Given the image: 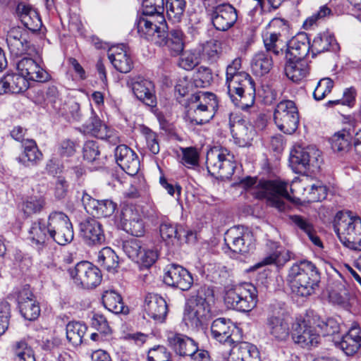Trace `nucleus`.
<instances>
[{
  "label": "nucleus",
  "instance_id": "603ef678",
  "mask_svg": "<svg viewBox=\"0 0 361 361\" xmlns=\"http://www.w3.org/2000/svg\"><path fill=\"white\" fill-rule=\"evenodd\" d=\"M185 0H166V13L169 19L173 23L180 21L185 8Z\"/></svg>",
  "mask_w": 361,
  "mask_h": 361
},
{
  "label": "nucleus",
  "instance_id": "58836bf2",
  "mask_svg": "<svg viewBox=\"0 0 361 361\" xmlns=\"http://www.w3.org/2000/svg\"><path fill=\"white\" fill-rule=\"evenodd\" d=\"M23 147V151L19 157L18 161L23 165L26 166H35L42 159L43 154L34 140H25Z\"/></svg>",
  "mask_w": 361,
  "mask_h": 361
},
{
  "label": "nucleus",
  "instance_id": "72a5a7b5",
  "mask_svg": "<svg viewBox=\"0 0 361 361\" xmlns=\"http://www.w3.org/2000/svg\"><path fill=\"white\" fill-rule=\"evenodd\" d=\"M311 47L305 34H299L293 37L287 44L286 58L292 59H305Z\"/></svg>",
  "mask_w": 361,
  "mask_h": 361
},
{
  "label": "nucleus",
  "instance_id": "393cba45",
  "mask_svg": "<svg viewBox=\"0 0 361 361\" xmlns=\"http://www.w3.org/2000/svg\"><path fill=\"white\" fill-rule=\"evenodd\" d=\"M27 32L20 27H12L7 34L6 43L11 54L19 56L30 54L32 49L27 39Z\"/></svg>",
  "mask_w": 361,
  "mask_h": 361
},
{
  "label": "nucleus",
  "instance_id": "0eeeda50",
  "mask_svg": "<svg viewBox=\"0 0 361 361\" xmlns=\"http://www.w3.org/2000/svg\"><path fill=\"white\" fill-rule=\"evenodd\" d=\"M290 162L298 170H306L312 173L317 171L322 163V152L314 146L295 145L290 154Z\"/></svg>",
  "mask_w": 361,
  "mask_h": 361
},
{
  "label": "nucleus",
  "instance_id": "39448f33",
  "mask_svg": "<svg viewBox=\"0 0 361 361\" xmlns=\"http://www.w3.org/2000/svg\"><path fill=\"white\" fill-rule=\"evenodd\" d=\"M224 301L228 308L250 312L257 303V288L250 283L235 285L226 290Z\"/></svg>",
  "mask_w": 361,
  "mask_h": 361
},
{
  "label": "nucleus",
  "instance_id": "1a4fd4ad",
  "mask_svg": "<svg viewBox=\"0 0 361 361\" xmlns=\"http://www.w3.org/2000/svg\"><path fill=\"white\" fill-rule=\"evenodd\" d=\"M50 240L65 245L73 239V230L68 216L61 212H53L49 215Z\"/></svg>",
  "mask_w": 361,
  "mask_h": 361
},
{
  "label": "nucleus",
  "instance_id": "20e7f679",
  "mask_svg": "<svg viewBox=\"0 0 361 361\" xmlns=\"http://www.w3.org/2000/svg\"><path fill=\"white\" fill-rule=\"evenodd\" d=\"M334 231L347 247L361 250V219L350 212H339L334 221Z\"/></svg>",
  "mask_w": 361,
  "mask_h": 361
},
{
  "label": "nucleus",
  "instance_id": "49530a36",
  "mask_svg": "<svg viewBox=\"0 0 361 361\" xmlns=\"http://www.w3.org/2000/svg\"><path fill=\"white\" fill-rule=\"evenodd\" d=\"M272 67L271 57L265 52L256 54L251 62V68L254 74L262 76L269 72Z\"/></svg>",
  "mask_w": 361,
  "mask_h": 361
},
{
  "label": "nucleus",
  "instance_id": "f257e3e1",
  "mask_svg": "<svg viewBox=\"0 0 361 361\" xmlns=\"http://www.w3.org/2000/svg\"><path fill=\"white\" fill-rule=\"evenodd\" d=\"M241 59L236 58L227 66L226 84L233 102L242 109H247L255 102V86L251 76L240 71Z\"/></svg>",
  "mask_w": 361,
  "mask_h": 361
},
{
  "label": "nucleus",
  "instance_id": "a878e982",
  "mask_svg": "<svg viewBox=\"0 0 361 361\" xmlns=\"http://www.w3.org/2000/svg\"><path fill=\"white\" fill-rule=\"evenodd\" d=\"M118 165L128 175L134 176L140 170V160L136 153L125 145L118 146L115 150Z\"/></svg>",
  "mask_w": 361,
  "mask_h": 361
},
{
  "label": "nucleus",
  "instance_id": "423d86ee",
  "mask_svg": "<svg viewBox=\"0 0 361 361\" xmlns=\"http://www.w3.org/2000/svg\"><path fill=\"white\" fill-rule=\"evenodd\" d=\"M233 155L226 148L214 147L207 154V169L212 176L228 178L234 172Z\"/></svg>",
  "mask_w": 361,
  "mask_h": 361
},
{
  "label": "nucleus",
  "instance_id": "6e6d98bb",
  "mask_svg": "<svg viewBox=\"0 0 361 361\" xmlns=\"http://www.w3.org/2000/svg\"><path fill=\"white\" fill-rule=\"evenodd\" d=\"M181 228L171 223L164 222L160 225L159 232L161 238L167 243H173L175 240L180 238Z\"/></svg>",
  "mask_w": 361,
  "mask_h": 361
},
{
  "label": "nucleus",
  "instance_id": "680f3d73",
  "mask_svg": "<svg viewBox=\"0 0 361 361\" xmlns=\"http://www.w3.org/2000/svg\"><path fill=\"white\" fill-rule=\"evenodd\" d=\"M212 79L211 70L209 68L200 66L194 75L193 83L197 87H206L211 84Z\"/></svg>",
  "mask_w": 361,
  "mask_h": 361
},
{
  "label": "nucleus",
  "instance_id": "ddd939ff",
  "mask_svg": "<svg viewBox=\"0 0 361 361\" xmlns=\"http://www.w3.org/2000/svg\"><path fill=\"white\" fill-rule=\"evenodd\" d=\"M68 271L74 283L84 288L96 287L102 281V276L100 270L87 261L78 263L73 269H70Z\"/></svg>",
  "mask_w": 361,
  "mask_h": 361
},
{
  "label": "nucleus",
  "instance_id": "ea45409f",
  "mask_svg": "<svg viewBox=\"0 0 361 361\" xmlns=\"http://www.w3.org/2000/svg\"><path fill=\"white\" fill-rule=\"evenodd\" d=\"M17 11L22 23L27 29L32 32L40 30L42 23L38 13L35 9L20 4L18 6Z\"/></svg>",
  "mask_w": 361,
  "mask_h": 361
},
{
  "label": "nucleus",
  "instance_id": "3c124183",
  "mask_svg": "<svg viewBox=\"0 0 361 361\" xmlns=\"http://www.w3.org/2000/svg\"><path fill=\"white\" fill-rule=\"evenodd\" d=\"M10 93L18 94L25 91L29 86V82L25 78L18 73H7L4 75Z\"/></svg>",
  "mask_w": 361,
  "mask_h": 361
},
{
  "label": "nucleus",
  "instance_id": "6e6552de",
  "mask_svg": "<svg viewBox=\"0 0 361 361\" xmlns=\"http://www.w3.org/2000/svg\"><path fill=\"white\" fill-rule=\"evenodd\" d=\"M274 121L278 128L286 134L293 133L299 123L298 107L292 100L281 101L276 106Z\"/></svg>",
  "mask_w": 361,
  "mask_h": 361
},
{
  "label": "nucleus",
  "instance_id": "5fc2aeb1",
  "mask_svg": "<svg viewBox=\"0 0 361 361\" xmlns=\"http://www.w3.org/2000/svg\"><path fill=\"white\" fill-rule=\"evenodd\" d=\"M315 321L320 337L335 336L340 331L339 323L333 318H329L326 321L315 318Z\"/></svg>",
  "mask_w": 361,
  "mask_h": 361
},
{
  "label": "nucleus",
  "instance_id": "c03bdc74",
  "mask_svg": "<svg viewBox=\"0 0 361 361\" xmlns=\"http://www.w3.org/2000/svg\"><path fill=\"white\" fill-rule=\"evenodd\" d=\"M190 102L207 109L213 114H215L218 108L216 97L212 92L200 91L191 96Z\"/></svg>",
  "mask_w": 361,
  "mask_h": 361
},
{
  "label": "nucleus",
  "instance_id": "6ab92c4d",
  "mask_svg": "<svg viewBox=\"0 0 361 361\" xmlns=\"http://www.w3.org/2000/svg\"><path fill=\"white\" fill-rule=\"evenodd\" d=\"M81 202L86 212L96 218L111 216L117 207L111 200H97L85 191H82Z\"/></svg>",
  "mask_w": 361,
  "mask_h": 361
},
{
  "label": "nucleus",
  "instance_id": "4be33fe9",
  "mask_svg": "<svg viewBox=\"0 0 361 361\" xmlns=\"http://www.w3.org/2000/svg\"><path fill=\"white\" fill-rule=\"evenodd\" d=\"M16 68L20 76L25 78L26 80H33L44 82L49 80L50 75L46 70L32 58L24 57L16 63Z\"/></svg>",
  "mask_w": 361,
  "mask_h": 361
},
{
  "label": "nucleus",
  "instance_id": "4c0bfd02",
  "mask_svg": "<svg viewBox=\"0 0 361 361\" xmlns=\"http://www.w3.org/2000/svg\"><path fill=\"white\" fill-rule=\"evenodd\" d=\"M285 73L293 82H298L309 74V66L305 59H286Z\"/></svg>",
  "mask_w": 361,
  "mask_h": 361
},
{
  "label": "nucleus",
  "instance_id": "13d9d810",
  "mask_svg": "<svg viewBox=\"0 0 361 361\" xmlns=\"http://www.w3.org/2000/svg\"><path fill=\"white\" fill-rule=\"evenodd\" d=\"M13 354L14 361H35L32 348L24 341L15 344Z\"/></svg>",
  "mask_w": 361,
  "mask_h": 361
},
{
  "label": "nucleus",
  "instance_id": "774afa93",
  "mask_svg": "<svg viewBox=\"0 0 361 361\" xmlns=\"http://www.w3.org/2000/svg\"><path fill=\"white\" fill-rule=\"evenodd\" d=\"M148 361H171L170 352L163 345H157L151 348L147 354Z\"/></svg>",
  "mask_w": 361,
  "mask_h": 361
},
{
  "label": "nucleus",
  "instance_id": "de8ad7c7",
  "mask_svg": "<svg viewBox=\"0 0 361 361\" xmlns=\"http://www.w3.org/2000/svg\"><path fill=\"white\" fill-rule=\"evenodd\" d=\"M214 114L195 104L190 102L188 111L189 121L193 125H202L209 122Z\"/></svg>",
  "mask_w": 361,
  "mask_h": 361
},
{
  "label": "nucleus",
  "instance_id": "a18cd8bd",
  "mask_svg": "<svg viewBox=\"0 0 361 361\" xmlns=\"http://www.w3.org/2000/svg\"><path fill=\"white\" fill-rule=\"evenodd\" d=\"M97 262L109 272H115L119 264L118 255L109 247H105L98 252Z\"/></svg>",
  "mask_w": 361,
  "mask_h": 361
},
{
  "label": "nucleus",
  "instance_id": "0e129e2a",
  "mask_svg": "<svg viewBox=\"0 0 361 361\" xmlns=\"http://www.w3.org/2000/svg\"><path fill=\"white\" fill-rule=\"evenodd\" d=\"M44 200L42 197H32L23 204V211L27 216L39 213L44 206Z\"/></svg>",
  "mask_w": 361,
  "mask_h": 361
},
{
  "label": "nucleus",
  "instance_id": "f03ea898",
  "mask_svg": "<svg viewBox=\"0 0 361 361\" xmlns=\"http://www.w3.org/2000/svg\"><path fill=\"white\" fill-rule=\"evenodd\" d=\"M245 190H251L257 198H266L268 204L280 212L287 209V200L291 199L288 192V183L280 180H260L247 177L240 182Z\"/></svg>",
  "mask_w": 361,
  "mask_h": 361
},
{
  "label": "nucleus",
  "instance_id": "79ce46f5",
  "mask_svg": "<svg viewBox=\"0 0 361 361\" xmlns=\"http://www.w3.org/2000/svg\"><path fill=\"white\" fill-rule=\"evenodd\" d=\"M289 219L295 226L307 235L314 245L318 247L322 246V241L317 235L314 226L309 219L296 214L290 216Z\"/></svg>",
  "mask_w": 361,
  "mask_h": 361
},
{
  "label": "nucleus",
  "instance_id": "c756f323",
  "mask_svg": "<svg viewBox=\"0 0 361 361\" xmlns=\"http://www.w3.org/2000/svg\"><path fill=\"white\" fill-rule=\"evenodd\" d=\"M238 329L233 322L226 318H218L213 321L211 326L212 336L220 343L231 345L235 342L233 334Z\"/></svg>",
  "mask_w": 361,
  "mask_h": 361
},
{
  "label": "nucleus",
  "instance_id": "864d4df0",
  "mask_svg": "<svg viewBox=\"0 0 361 361\" xmlns=\"http://www.w3.org/2000/svg\"><path fill=\"white\" fill-rule=\"evenodd\" d=\"M335 39L332 35L326 32L318 34L313 39L311 49L314 52L322 53L329 50L331 47L334 46Z\"/></svg>",
  "mask_w": 361,
  "mask_h": 361
},
{
  "label": "nucleus",
  "instance_id": "aec40b11",
  "mask_svg": "<svg viewBox=\"0 0 361 361\" xmlns=\"http://www.w3.org/2000/svg\"><path fill=\"white\" fill-rule=\"evenodd\" d=\"M166 337L168 345L179 356L192 355L197 350V343L186 335L169 331Z\"/></svg>",
  "mask_w": 361,
  "mask_h": 361
},
{
  "label": "nucleus",
  "instance_id": "f8f14e48",
  "mask_svg": "<svg viewBox=\"0 0 361 361\" xmlns=\"http://www.w3.org/2000/svg\"><path fill=\"white\" fill-rule=\"evenodd\" d=\"M290 190L292 195L288 193L291 199L287 200V209L290 207L289 202L293 201L298 196L301 195L304 200L314 202L324 200L327 195L326 188L319 181L309 183L307 180H295L291 183Z\"/></svg>",
  "mask_w": 361,
  "mask_h": 361
},
{
  "label": "nucleus",
  "instance_id": "b1692460",
  "mask_svg": "<svg viewBox=\"0 0 361 361\" xmlns=\"http://www.w3.org/2000/svg\"><path fill=\"white\" fill-rule=\"evenodd\" d=\"M213 25L218 30L226 31L236 22L238 15L234 7L228 4H220L211 13Z\"/></svg>",
  "mask_w": 361,
  "mask_h": 361
},
{
  "label": "nucleus",
  "instance_id": "338daca9",
  "mask_svg": "<svg viewBox=\"0 0 361 361\" xmlns=\"http://www.w3.org/2000/svg\"><path fill=\"white\" fill-rule=\"evenodd\" d=\"M142 249L141 243L136 239L126 240L123 244V250L126 255L135 262L139 259Z\"/></svg>",
  "mask_w": 361,
  "mask_h": 361
},
{
  "label": "nucleus",
  "instance_id": "c9c22d12",
  "mask_svg": "<svg viewBox=\"0 0 361 361\" xmlns=\"http://www.w3.org/2000/svg\"><path fill=\"white\" fill-rule=\"evenodd\" d=\"M163 36V42L158 43L159 46H166L172 56L180 54L185 47V36L183 31L178 28H173L166 32L164 31Z\"/></svg>",
  "mask_w": 361,
  "mask_h": 361
},
{
  "label": "nucleus",
  "instance_id": "4d7b16f0",
  "mask_svg": "<svg viewBox=\"0 0 361 361\" xmlns=\"http://www.w3.org/2000/svg\"><path fill=\"white\" fill-rule=\"evenodd\" d=\"M331 147L334 151L343 154L350 148V137L346 132L335 133L331 140Z\"/></svg>",
  "mask_w": 361,
  "mask_h": 361
},
{
  "label": "nucleus",
  "instance_id": "bf43d9fd",
  "mask_svg": "<svg viewBox=\"0 0 361 361\" xmlns=\"http://www.w3.org/2000/svg\"><path fill=\"white\" fill-rule=\"evenodd\" d=\"M281 35L276 34V30H267L263 34V41L267 51H272L278 55L282 49L280 44H282L279 37Z\"/></svg>",
  "mask_w": 361,
  "mask_h": 361
},
{
  "label": "nucleus",
  "instance_id": "052dcab7",
  "mask_svg": "<svg viewBox=\"0 0 361 361\" xmlns=\"http://www.w3.org/2000/svg\"><path fill=\"white\" fill-rule=\"evenodd\" d=\"M202 51L203 56L209 62H216L221 52V42L219 40L212 39L204 45Z\"/></svg>",
  "mask_w": 361,
  "mask_h": 361
},
{
  "label": "nucleus",
  "instance_id": "69168bd1",
  "mask_svg": "<svg viewBox=\"0 0 361 361\" xmlns=\"http://www.w3.org/2000/svg\"><path fill=\"white\" fill-rule=\"evenodd\" d=\"M334 87V82L329 78H324L321 79L313 92V97L316 100L323 99L326 95L331 92Z\"/></svg>",
  "mask_w": 361,
  "mask_h": 361
},
{
  "label": "nucleus",
  "instance_id": "8fccbe9b",
  "mask_svg": "<svg viewBox=\"0 0 361 361\" xmlns=\"http://www.w3.org/2000/svg\"><path fill=\"white\" fill-rule=\"evenodd\" d=\"M87 331V326L79 322H71L66 325V338L74 346L80 345Z\"/></svg>",
  "mask_w": 361,
  "mask_h": 361
},
{
  "label": "nucleus",
  "instance_id": "f704fd0d",
  "mask_svg": "<svg viewBox=\"0 0 361 361\" xmlns=\"http://www.w3.org/2000/svg\"><path fill=\"white\" fill-rule=\"evenodd\" d=\"M334 341L347 355H353L361 346V330L357 326H353L340 341L334 339Z\"/></svg>",
  "mask_w": 361,
  "mask_h": 361
},
{
  "label": "nucleus",
  "instance_id": "bb28decb",
  "mask_svg": "<svg viewBox=\"0 0 361 361\" xmlns=\"http://www.w3.org/2000/svg\"><path fill=\"white\" fill-rule=\"evenodd\" d=\"M269 334L279 341H286L289 336V325L284 319L283 311L279 308L272 311L267 318Z\"/></svg>",
  "mask_w": 361,
  "mask_h": 361
},
{
  "label": "nucleus",
  "instance_id": "f3484780",
  "mask_svg": "<svg viewBox=\"0 0 361 361\" xmlns=\"http://www.w3.org/2000/svg\"><path fill=\"white\" fill-rule=\"evenodd\" d=\"M121 221L123 229L132 235L141 237L145 232V226L140 211L133 205L122 209Z\"/></svg>",
  "mask_w": 361,
  "mask_h": 361
},
{
  "label": "nucleus",
  "instance_id": "09e8293b",
  "mask_svg": "<svg viewBox=\"0 0 361 361\" xmlns=\"http://www.w3.org/2000/svg\"><path fill=\"white\" fill-rule=\"evenodd\" d=\"M104 306L114 314L124 312V304L119 294L114 290L105 291L102 295Z\"/></svg>",
  "mask_w": 361,
  "mask_h": 361
},
{
  "label": "nucleus",
  "instance_id": "4468645a",
  "mask_svg": "<svg viewBox=\"0 0 361 361\" xmlns=\"http://www.w3.org/2000/svg\"><path fill=\"white\" fill-rule=\"evenodd\" d=\"M224 241L227 247L235 253H247L253 247L252 233L240 227H233L225 234Z\"/></svg>",
  "mask_w": 361,
  "mask_h": 361
},
{
  "label": "nucleus",
  "instance_id": "7ed1b4c3",
  "mask_svg": "<svg viewBox=\"0 0 361 361\" xmlns=\"http://www.w3.org/2000/svg\"><path fill=\"white\" fill-rule=\"evenodd\" d=\"M286 281L294 295L306 298L315 293L319 287L320 277L312 262L302 260L290 267Z\"/></svg>",
  "mask_w": 361,
  "mask_h": 361
},
{
  "label": "nucleus",
  "instance_id": "e433bc0d",
  "mask_svg": "<svg viewBox=\"0 0 361 361\" xmlns=\"http://www.w3.org/2000/svg\"><path fill=\"white\" fill-rule=\"evenodd\" d=\"M227 361H260L259 352L255 345L243 342L233 348Z\"/></svg>",
  "mask_w": 361,
  "mask_h": 361
},
{
  "label": "nucleus",
  "instance_id": "9d476101",
  "mask_svg": "<svg viewBox=\"0 0 361 361\" xmlns=\"http://www.w3.org/2000/svg\"><path fill=\"white\" fill-rule=\"evenodd\" d=\"M211 314L209 302L199 293L189 300L184 320L188 326L197 329L207 323Z\"/></svg>",
  "mask_w": 361,
  "mask_h": 361
},
{
  "label": "nucleus",
  "instance_id": "7c9ffc66",
  "mask_svg": "<svg viewBox=\"0 0 361 361\" xmlns=\"http://www.w3.org/2000/svg\"><path fill=\"white\" fill-rule=\"evenodd\" d=\"M27 239L32 246L38 249L44 247L50 240L49 219L33 222L28 230Z\"/></svg>",
  "mask_w": 361,
  "mask_h": 361
},
{
  "label": "nucleus",
  "instance_id": "2f4dec72",
  "mask_svg": "<svg viewBox=\"0 0 361 361\" xmlns=\"http://www.w3.org/2000/svg\"><path fill=\"white\" fill-rule=\"evenodd\" d=\"M108 58L114 67L121 73H128L133 61L123 44L111 47L108 51Z\"/></svg>",
  "mask_w": 361,
  "mask_h": 361
},
{
  "label": "nucleus",
  "instance_id": "a211bd4d",
  "mask_svg": "<svg viewBox=\"0 0 361 361\" xmlns=\"http://www.w3.org/2000/svg\"><path fill=\"white\" fill-rule=\"evenodd\" d=\"M230 128L235 144L243 147L251 145L255 135V130L249 121L238 116H235L232 120L231 115Z\"/></svg>",
  "mask_w": 361,
  "mask_h": 361
},
{
  "label": "nucleus",
  "instance_id": "473e14b6",
  "mask_svg": "<svg viewBox=\"0 0 361 361\" xmlns=\"http://www.w3.org/2000/svg\"><path fill=\"white\" fill-rule=\"evenodd\" d=\"M84 130L92 135L101 139L106 140L110 143L116 144L118 142L117 134L103 123L97 117H92L88 123L83 126Z\"/></svg>",
  "mask_w": 361,
  "mask_h": 361
},
{
  "label": "nucleus",
  "instance_id": "a19ab883",
  "mask_svg": "<svg viewBox=\"0 0 361 361\" xmlns=\"http://www.w3.org/2000/svg\"><path fill=\"white\" fill-rule=\"evenodd\" d=\"M271 249H274L269 253L260 262L255 264L252 269H257L266 265L276 264L278 265L283 264L289 259L288 252L282 247L278 246L276 243H271Z\"/></svg>",
  "mask_w": 361,
  "mask_h": 361
},
{
  "label": "nucleus",
  "instance_id": "412c9836",
  "mask_svg": "<svg viewBox=\"0 0 361 361\" xmlns=\"http://www.w3.org/2000/svg\"><path fill=\"white\" fill-rule=\"evenodd\" d=\"M164 281L170 286L178 288L182 290H188L193 283V278L185 268L177 264H171L164 276Z\"/></svg>",
  "mask_w": 361,
  "mask_h": 361
},
{
  "label": "nucleus",
  "instance_id": "5701e85b",
  "mask_svg": "<svg viewBox=\"0 0 361 361\" xmlns=\"http://www.w3.org/2000/svg\"><path fill=\"white\" fill-rule=\"evenodd\" d=\"M17 300L20 312L25 319L33 321L38 318L40 307L28 286L18 291Z\"/></svg>",
  "mask_w": 361,
  "mask_h": 361
},
{
  "label": "nucleus",
  "instance_id": "37998d69",
  "mask_svg": "<svg viewBox=\"0 0 361 361\" xmlns=\"http://www.w3.org/2000/svg\"><path fill=\"white\" fill-rule=\"evenodd\" d=\"M190 102L207 109L213 114H215L218 108L216 97L212 92L200 91L191 96Z\"/></svg>",
  "mask_w": 361,
  "mask_h": 361
},
{
  "label": "nucleus",
  "instance_id": "9b49d317",
  "mask_svg": "<svg viewBox=\"0 0 361 361\" xmlns=\"http://www.w3.org/2000/svg\"><path fill=\"white\" fill-rule=\"evenodd\" d=\"M137 32L140 37L154 44L162 43L167 25L164 15L145 16L137 22Z\"/></svg>",
  "mask_w": 361,
  "mask_h": 361
},
{
  "label": "nucleus",
  "instance_id": "e2e57ef3",
  "mask_svg": "<svg viewBox=\"0 0 361 361\" xmlns=\"http://www.w3.org/2000/svg\"><path fill=\"white\" fill-rule=\"evenodd\" d=\"M143 14L145 16L163 15L164 11V0H143Z\"/></svg>",
  "mask_w": 361,
  "mask_h": 361
},
{
  "label": "nucleus",
  "instance_id": "cd10ccee",
  "mask_svg": "<svg viewBox=\"0 0 361 361\" xmlns=\"http://www.w3.org/2000/svg\"><path fill=\"white\" fill-rule=\"evenodd\" d=\"M80 233L88 245L102 244L105 235L102 224L94 218H88L80 223Z\"/></svg>",
  "mask_w": 361,
  "mask_h": 361
},
{
  "label": "nucleus",
  "instance_id": "2eb2a0df",
  "mask_svg": "<svg viewBox=\"0 0 361 361\" xmlns=\"http://www.w3.org/2000/svg\"><path fill=\"white\" fill-rule=\"evenodd\" d=\"M293 339L302 348L316 346L320 341V336L315 318L296 324L293 329Z\"/></svg>",
  "mask_w": 361,
  "mask_h": 361
},
{
  "label": "nucleus",
  "instance_id": "c85d7f7f",
  "mask_svg": "<svg viewBox=\"0 0 361 361\" xmlns=\"http://www.w3.org/2000/svg\"><path fill=\"white\" fill-rule=\"evenodd\" d=\"M144 310L155 322H163L168 312L166 300L159 295L149 293L146 295Z\"/></svg>",
  "mask_w": 361,
  "mask_h": 361
},
{
  "label": "nucleus",
  "instance_id": "dca6fc26",
  "mask_svg": "<svg viewBox=\"0 0 361 361\" xmlns=\"http://www.w3.org/2000/svg\"><path fill=\"white\" fill-rule=\"evenodd\" d=\"M128 84L137 99L149 106L157 105L154 85L152 81L137 75L129 78Z\"/></svg>",
  "mask_w": 361,
  "mask_h": 361
}]
</instances>
